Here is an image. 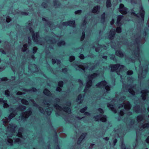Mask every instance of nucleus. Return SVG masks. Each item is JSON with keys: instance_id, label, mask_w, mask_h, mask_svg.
Instances as JSON below:
<instances>
[{"instance_id": "5fc2aeb1", "label": "nucleus", "mask_w": 149, "mask_h": 149, "mask_svg": "<svg viewBox=\"0 0 149 149\" xmlns=\"http://www.w3.org/2000/svg\"><path fill=\"white\" fill-rule=\"evenodd\" d=\"M114 22V20L113 19H112L111 21L110 22V24L111 25H113V24Z\"/></svg>"}, {"instance_id": "9b49d317", "label": "nucleus", "mask_w": 149, "mask_h": 149, "mask_svg": "<svg viewBox=\"0 0 149 149\" xmlns=\"http://www.w3.org/2000/svg\"><path fill=\"white\" fill-rule=\"evenodd\" d=\"M31 110H29L27 111H26L24 114H23L22 117L25 118H27L31 115Z\"/></svg>"}, {"instance_id": "393cba45", "label": "nucleus", "mask_w": 149, "mask_h": 149, "mask_svg": "<svg viewBox=\"0 0 149 149\" xmlns=\"http://www.w3.org/2000/svg\"><path fill=\"white\" fill-rule=\"evenodd\" d=\"M82 98V95L81 94L79 95L77 97V102H79V103H81V101Z\"/></svg>"}, {"instance_id": "cd10ccee", "label": "nucleus", "mask_w": 149, "mask_h": 149, "mask_svg": "<svg viewBox=\"0 0 149 149\" xmlns=\"http://www.w3.org/2000/svg\"><path fill=\"white\" fill-rule=\"evenodd\" d=\"M26 109V107L24 106H20L19 108V109L21 111L24 110Z\"/></svg>"}, {"instance_id": "e2e57ef3", "label": "nucleus", "mask_w": 149, "mask_h": 149, "mask_svg": "<svg viewBox=\"0 0 149 149\" xmlns=\"http://www.w3.org/2000/svg\"><path fill=\"white\" fill-rule=\"evenodd\" d=\"M23 14L24 15H28V13H27L24 12L23 13Z\"/></svg>"}, {"instance_id": "6e6d98bb", "label": "nucleus", "mask_w": 149, "mask_h": 149, "mask_svg": "<svg viewBox=\"0 0 149 149\" xmlns=\"http://www.w3.org/2000/svg\"><path fill=\"white\" fill-rule=\"evenodd\" d=\"M146 141L147 143H149V136L146 139Z\"/></svg>"}, {"instance_id": "7c9ffc66", "label": "nucleus", "mask_w": 149, "mask_h": 149, "mask_svg": "<svg viewBox=\"0 0 149 149\" xmlns=\"http://www.w3.org/2000/svg\"><path fill=\"white\" fill-rule=\"evenodd\" d=\"M65 44V42L64 41H61L58 43V45L59 46L62 45H64Z\"/></svg>"}, {"instance_id": "412c9836", "label": "nucleus", "mask_w": 149, "mask_h": 149, "mask_svg": "<svg viewBox=\"0 0 149 149\" xmlns=\"http://www.w3.org/2000/svg\"><path fill=\"white\" fill-rule=\"evenodd\" d=\"M42 20L44 21H45L46 23L49 25V27H50V25H51L50 22L48 21L47 18L43 17L42 18Z\"/></svg>"}, {"instance_id": "c03bdc74", "label": "nucleus", "mask_w": 149, "mask_h": 149, "mask_svg": "<svg viewBox=\"0 0 149 149\" xmlns=\"http://www.w3.org/2000/svg\"><path fill=\"white\" fill-rule=\"evenodd\" d=\"M121 147L122 149H128L126 148L125 145L123 143L122 144Z\"/></svg>"}, {"instance_id": "de8ad7c7", "label": "nucleus", "mask_w": 149, "mask_h": 149, "mask_svg": "<svg viewBox=\"0 0 149 149\" xmlns=\"http://www.w3.org/2000/svg\"><path fill=\"white\" fill-rule=\"evenodd\" d=\"M98 111H99L100 113H104L103 110H102V109L99 108L98 109Z\"/></svg>"}, {"instance_id": "a878e982", "label": "nucleus", "mask_w": 149, "mask_h": 149, "mask_svg": "<svg viewBox=\"0 0 149 149\" xmlns=\"http://www.w3.org/2000/svg\"><path fill=\"white\" fill-rule=\"evenodd\" d=\"M16 114L15 113V112H14L13 113L10 114L8 116V118L11 119L12 118L15 117L16 115Z\"/></svg>"}, {"instance_id": "09e8293b", "label": "nucleus", "mask_w": 149, "mask_h": 149, "mask_svg": "<svg viewBox=\"0 0 149 149\" xmlns=\"http://www.w3.org/2000/svg\"><path fill=\"white\" fill-rule=\"evenodd\" d=\"M39 109L40 112H41V113H42L43 114L45 113L44 111L43 110L42 108H39Z\"/></svg>"}, {"instance_id": "dca6fc26", "label": "nucleus", "mask_w": 149, "mask_h": 149, "mask_svg": "<svg viewBox=\"0 0 149 149\" xmlns=\"http://www.w3.org/2000/svg\"><path fill=\"white\" fill-rule=\"evenodd\" d=\"M116 55L120 57H122L123 56V53L120 50L116 51Z\"/></svg>"}, {"instance_id": "774afa93", "label": "nucleus", "mask_w": 149, "mask_h": 149, "mask_svg": "<svg viewBox=\"0 0 149 149\" xmlns=\"http://www.w3.org/2000/svg\"><path fill=\"white\" fill-rule=\"evenodd\" d=\"M95 50L96 52H98L99 51V50L97 48H95Z\"/></svg>"}, {"instance_id": "13d9d810", "label": "nucleus", "mask_w": 149, "mask_h": 149, "mask_svg": "<svg viewBox=\"0 0 149 149\" xmlns=\"http://www.w3.org/2000/svg\"><path fill=\"white\" fill-rule=\"evenodd\" d=\"M117 141V140L116 139H115L113 141V143L114 145H115V144L116 143Z\"/></svg>"}, {"instance_id": "3c124183", "label": "nucleus", "mask_w": 149, "mask_h": 149, "mask_svg": "<svg viewBox=\"0 0 149 149\" xmlns=\"http://www.w3.org/2000/svg\"><path fill=\"white\" fill-rule=\"evenodd\" d=\"M79 57L81 59H84V56L83 54H81L80 55Z\"/></svg>"}, {"instance_id": "49530a36", "label": "nucleus", "mask_w": 149, "mask_h": 149, "mask_svg": "<svg viewBox=\"0 0 149 149\" xmlns=\"http://www.w3.org/2000/svg\"><path fill=\"white\" fill-rule=\"evenodd\" d=\"M133 71L132 70H129V71H128L127 72V74H128V75H131V74H133Z\"/></svg>"}, {"instance_id": "4468645a", "label": "nucleus", "mask_w": 149, "mask_h": 149, "mask_svg": "<svg viewBox=\"0 0 149 149\" xmlns=\"http://www.w3.org/2000/svg\"><path fill=\"white\" fill-rule=\"evenodd\" d=\"M100 8V7L99 6H95V7H94L93 8L92 11V12L93 13H96Z\"/></svg>"}, {"instance_id": "338daca9", "label": "nucleus", "mask_w": 149, "mask_h": 149, "mask_svg": "<svg viewBox=\"0 0 149 149\" xmlns=\"http://www.w3.org/2000/svg\"><path fill=\"white\" fill-rule=\"evenodd\" d=\"M85 114L86 115H89V113L87 112H86Z\"/></svg>"}, {"instance_id": "bf43d9fd", "label": "nucleus", "mask_w": 149, "mask_h": 149, "mask_svg": "<svg viewBox=\"0 0 149 149\" xmlns=\"http://www.w3.org/2000/svg\"><path fill=\"white\" fill-rule=\"evenodd\" d=\"M2 80L3 81H7V79L6 77H4L2 78Z\"/></svg>"}, {"instance_id": "1a4fd4ad", "label": "nucleus", "mask_w": 149, "mask_h": 149, "mask_svg": "<svg viewBox=\"0 0 149 149\" xmlns=\"http://www.w3.org/2000/svg\"><path fill=\"white\" fill-rule=\"evenodd\" d=\"M124 16L122 15H119L118 16L116 22L118 26H120L122 25L123 23L122 20Z\"/></svg>"}, {"instance_id": "603ef678", "label": "nucleus", "mask_w": 149, "mask_h": 149, "mask_svg": "<svg viewBox=\"0 0 149 149\" xmlns=\"http://www.w3.org/2000/svg\"><path fill=\"white\" fill-rule=\"evenodd\" d=\"M28 25L29 26H31L32 25V22L30 21L28 22Z\"/></svg>"}, {"instance_id": "5701e85b", "label": "nucleus", "mask_w": 149, "mask_h": 149, "mask_svg": "<svg viewBox=\"0 0 149 149\" xmlns=\"http://www.w3.org/2000/svg\"><path fill=\"white\" fill-rule=\"evenodd\" d=\"M105 13H104L101 15V22H104L105 21Z\"/></svg>"}, {"instance_id": "423d86ee", "label": "nucleus", "mask_w": 149, "mask_h": 149, "mask_svg": "<svg viewBox=\"0 0 149 149\" xmlns=\"http://www.w3.org/2000/svg\"><path fill=\"white\" fill-rule=\"evenodd\" d=\"M118 10L120 13L123 15H125L127 13V8L125 7L124 5L122 3L120 4Z\"/></svg>"}, {"instance_id": "ddd939ff", "label": "nucleus", "mask_w": 149, "mask_h": 149, "mask_svg": "<svg viewBox=\"0 0 149 149\" xmlns=\"http://www.w3.org/2000/svg\"><path fill=\"white\" fill-rule=\"evenodd\" d=\"M86 135V133L82 134L80 137L78 139V144L80 143L81 141L83 139L85 138V136Z\"/></svg>"}, {"instance_id": "9d476101", "label": "nucleus", "mask_w": 149, "mask_h": 149, "mask_svg": "<svg viewBox=\"0 0 149 149\" xmlns=\"http://www.w3.org/2000/svg\"><path fill=\"white\" fill-rule=\"evenodd\" d=\"M148 91L146 90H142L141 91V93L142 94L141 95V97L143 100H146V96L148 93Z\"/></svg>"}, {"instance_id": "c756f323", "label": "nucleus", "mask_w": 149, "mask_h": 149, "mask_svg": "<svg viewBox=\"0 0 149 149\" xmlns=\"http://www.w3.org/2000/svg\"><path fill=\"white\" fill-rule=\"evenodd\" d=\"M129 91L131 94L133 95H135V92L133 91V89L131 88H130L129 89Z\"/></svg>"}, {"instance_id": "f257e3e1", "label": "nucleus", "mask_w": 149, "mask_h": 149, "mask_svg": "<svg viewBox=\"0 0 149 149\" xmlns=\"http://www.w3.org/2000/svg\"><path fill=\"white\" fill-rule=\"evenodd\" d=\"M123 102L122 104L118 105L117 106L115 105H112L108 104L107 105L108 107L114 113H116L117 111L115 109V107H117L118 108L124 107L125 110H129L131 107L130 103L128 101H126L125 102L123 101H121Z\"/></svg>"}, {"instance_id": "a18cd8bd", "label": "nucleus", "mask_w": 149, "mask_h": 149, "mask_svg": "<svg viewBox=\"0 0 149 149\" xmlns=\"http://www.w3.org/2000/svg\"><path fill=\"white\" fill-rule=\"evenodd\" d=\"M124 112L122 110H121L120 111L119 114L121 116H123L124 114Z\"/></svg>"}, {"instance_id": "58836bf2", "label": "nucleus", "mask_w": 149, "mask_h": 149, "mask_svg": "<svg viewBox=\"0 0 149 149\" xmlns=\"http://www.w3.org/2000/svg\"><path fill=\"white\" fill-rule=\"evenodd\" d=\"M87 109V107H85L84 108L81 109L80 111L81 112L83 113Z\"/></svg>"}, {"instance_id": "4c0bfd02", "label": "nucleus", "mask_w": 149, "mask_h": 149, "mask_svg": "<svg viewBox=\"0 0 149 149\" xmlns=\"http://www.w3.org/2000/svg\"><path fill=\"white\" fill-rule=\"evenodd\" d=\"M63 82L62 81H60L58 82V85L60 87H61L63 86Z\"/></svg>"}, {"instance_id": "0e129e2a", "label": "nucleus", "mask_w": 149, "mask_h": 149, "mask_svg": "<svg viewBox=\"0 0 149 149\" xmlns=\"http://www.w3.org/2000/svg\"><path fill=\"white\" fill-rule=\"evenodd\" d=\"M17 135L19 137H22V135L21 134H17Z\"/></svg>"}, {"instance_id": "f03ea898", "label": "nucleus", "mask_w": 149, "mask_h": 149, "mask_svg": "<svg viewBox=\"0 0 149 149\" xmlns=\"http://www.w3.org/2000/svg\"><path fill=\"white\" fill-rule=\"evenodd\" d=\"M110 67L111 68L112 71H116L118 75L119 74L118 73L120 72L123 71L125 68L124 65H120L119 64L111 65H110Z\"/></svg>"}, {"instance_id": "0eeeda50", "label": "nucleus", "mask_w": 149, "mask_h": 149, "mask_svg": "<svg viewBox=\"0 0 149 149\" xmlns=\"http://www.w3.org/2000/svg\"><path fill=\"white\" fill-rule=\"evenodd\" d=\"M29 29V31L32 34V38L33 41L36 42H38L39 38V32H37L35 33H34L33 31L32 32L33 29Z\"/></svg>"}, {"instance_id": "864d4df0", "label": "nucleus", "mask_w": 149, "mask_h": 149, "mask_svg": "<svg viewBox=\"0 0 149 149\" xmlns=\"http://www.w3.org/2000/svg\"><path fill=\"white\" fill-rule=\"evenodd\" d=\"M116 31L118 32H120L121 31V29H116Z\"/></svg>"}, {"instance_id": "c85d7f7f", "label": "nucleus", "mask_w": 149, "mask_h": 149, "mask_svg": "<svg viewBox=\"0 0 149 149\" xmlns=\"http://www.w3.org/2000/svg\"><path fill=\"white\" fill-rule=\"evenodd\" d=\"M22 103L24 104H28V102L25 99H23L21 100Z\"/></svg>"}, {"instance_id": "4be33fe9", "label": "nucleus", "mask_w": 149, "mask_h": 149, "mask_svg": "<svg viewBox=\"0 0 149 149\" xmlns=\"http://www.w3.org/2000/svg\"><path fill=\"white\" fill-rule=\"evenodd\" d=\"M106 7L107 8L110 7L111 6V0H107L106 2Z\"/></svg>"}, {"instance_id": "69168bd1", "label": "nucleus", "mask_w": 149, "mask_h": 149, "mask_svg": "<svg viewBox=\"0 0 149 149\" xmlns=\"http://www.w3.org/2000/svg\"><path fill=\"white\" fill-rule=\"evenodd\" d=\"M104 139L106 141L108 140L109 139V138L107 137H106L104 138Z\"/></svg>"}, {"instance_id": "f8f14e48", "label": "nucleus", "mask_w": 149, "mask_h": 149, "mask_svg": "<svg viewBox=\"0 0 149 149\" xmlns=\"http://www.w3.org/2000/svg\"><path fill=\"white\" fill-rule=\"evenodd\" d=\"M7 102L6 100H3V99L0 98V103H2L3 104L4 108H7L9 107V105L7 103Z\"/></svg>"}, {"instance_id": "2eb2a0df", "label": "nucleus", "mask_w": 149, "mask_h": 149, "mask_svg": "<svg viewBox=\"0 0 149 149\" xmlns=\"http://www.w3.org/2000/svg\"><path fill=\"white\" fill-rule=\"evenodd\" d=\"M115 34V32L112 30H111L110 32V34L109 36V38L111 39L113 38Z\"/></svg>"}, {"instance_id": "2f4dec72", "label": "nucleus", "mask_w": 149, "mask_h": 149, "mask_svg": "<svg viewBox=\"0 0 149 149\" xmlns=\"http://www.w3.org/2000/svg\"><path fill=\"white\" fill-rule=\"evenodd\" d=\"M27 45V44H24L23 45V48L22 49V51L23 52H25L26 50Z\"/></svg>"}, {"instance_id": "72a5a7b5", "label": "nucleus", "mask_w": 149, "mask_h": 149, "mask_svg": "<svg viewBox=\"0 0 149 149\" xmlns=\"http://www.w3.org/2000/svg\"><path fill=\"white\" fill-rule=\"evenodd\" d=\"M8 142L10 144V145H13V141L11 139L8 138Z\"/></svg>"}, {"instance_id": "f3484780", "label": "nucleus", "mask_w": 149, "mask_h": 149, "mask_svg": "<svg viewBox=\"0 0 149 149\" xmlns=\"http://www.w3.org/2000/svg\"><path fill=\"white\" fill-rule=\"evenodd\" d=\"M143 117L142 115H139L138 116L137 118V120L138 123L141 122V121L143 122Z\"/></svg>"}, {"instance_id": "a19ab883", "label": "nucleus", "mask_w": 149, "mask_h": 149, "mask_svg": "<svg viewBox=\"0 0 149 149\" xmlns=\"http://www.w3.org/2000/svg\"><path fill=\"white\" fill-rule=\"evenodd\" d=\"M5 93L6 95L8 96L9 95V91L8 90H6L5 91Z\"/></svg>"}, {"instance_id": "6e6552de", "label": "nucleus", "mask_w": 149, "mask_h": 149, "mask_svg": "<svg viewBox=\"0 0 149 149\" xmlns=\"http://www.w3.org/2000/svg\"><path fill=\"white\" fill-rule=\"evenodd\" d=\"M95 120L96 121H101L103 122H105L106 120V116L102 114H100L95 117Z\"/></svg>"}, {"instance_id": "680f3d73", "label": "nucleus", "mask_w": 149, "mask_h": 149, "mask_svg": "<svg viewBox=\"0 0 149 149\" xmlns=\"http://www.w3.org/2000/svg\"><path fill=\"white\" fill-rule=\"evenodd\" d=\"M125 99V97H123L120 98V100H124Z\"/></svg>"}, {"instance_id": "8fccbe9b", "label": "nucleus", "mask_w": 149, "mask_h": 149, "mask_svg": "<svg viewBox=\"0 0 149 149\" xmlns=\"http://www.w3.org/2000/svg\"><path fill=\"white\" fill-rule=\"evenodd\" d=\"M56 91H57L60 92L61 91V89L60 87H57L56 88Z\"/></svg>"}, {"instance_id": "aec40b11", "label": "nucleus", "mask_w": 149, "mask_h": 149, "mask_svg": "<svg viewBox=\"0 0 149 149\" xmlns=\"http://www.w3.org/2000/svg\"><path fill=\"white\" fill-rule=\"evenodd\" d=\"M69 26H72L73 27H75V22L74 21H69Z\"/></svg>"}, {"instance_id": "e433bc0d", "label": "nucleus", "mask_w": 149, "mask_h": 149, "mask_svg": "<svg viewBox=\"0 0 149 149\" xmlns=\"http://www.w3.org/2000/svg\"><path fill=\"white\" fill-rule=\"evenodd\" d=\"M75 59V57L73 56H71L70 57L69 60L70 61L72 62Z\"/></svg>"}, {"instance_id": "ea45409f", "label": "nucleus", "mask_w": 149, "mask_h": 149, "mask_svg": "<svg viewBox=\"0 0 149 149\" xmlns=\"http://www.w3.org/2000/svg\"><path fill=\"white\" fill-rule=\"evenodd\" d=\"M62 25L64 26H69V21L63 22Z\"/></svg>"}, {"instance_id": "052dcab7", "label": "nucleus", "mask_w": 149, "mask_h": 149, "mask_svg": "<svg viewBox=\"0 0 149 149\" xmlns=\"http://www.w3.org/2000/svg\"><path fill=\"white\" fill-rule=\"evenodd\" d=\"M8 122V120H6L5 121H3V123L4 124H5L6 123H7Z\"/></svg>"}, {"instance_id": "39448f33", "label": "nucleus", "mask_w": 149, "mask_h": 149, "mask_svg": "<svg viewBox=\"0 0 149 149\" xmlns=\"http://www.w3.org/2000/svg\"><path fill=\"white\" fill-rule=\"evenodd\" d=\"M54 107L58 111H61L63 110L68 113H70L71 112V109L69 107L62 108L57 104H54Z\"/></svg>"}, {"instance_id": "bb28decb", "label": "nucleus", "mask_w": 149, "mask_h": 149, "mask_svg": "<svg viewBox=\"0 0 149 149\" xmlns=\"http://www.w3.org/2000/svg\"><path fill=\"white\" fill-rule=\"evenodd\" d=\"M52 62L53 64H54L57 62V64H60V61L59 60H55V59H53L52 60Z\"/></svg>"}, {"instance_id": "a211bd4d", "label": "nucleus", "mask_w": 149, "mask_h": 149, "mask_svg": "<svg viewBox=\"0 0 149 149\" xmlns=\"http://www.w3.org/2000/svg\"><path fill=\"white\" fill-rule=\"evenodd\" d=\"M52 108H48L46 109L45 111L46 113L48 115H50L52 111Z\"/></svg>"}, {"instance_id": "f704fd0d", "label": "nucleus", "mask_w": 149, "mask_h": 149, "mask_svg": "<svg viewBox=\"0 0 149 149\" xmlns=\"http://www.w3.org/2000/svg\"><path fill=\"white\" fill-rule=\"evenodd\" d=\"M11 20V19L10 17L9 16H8L6 17V22L8 23L10 22Z\"/></svg>"}, {"instance_id": "37998d69", "label": "nucleus", "mask_w": 149, "mask_h": 149, "mask_svg": "<svg viewBox=\"0 0 149 149\" xmlns=\"http://www.w3.org/2000/svg\"><path fill=\"white\" fill-rule=\"evenodd\" d=\"M37 48L36 47H34L33 48V52L34 53H35L36 52Z\"/></svg>"}, {"instance_id": "c9c22d12", "label": "nucleus", "mask_w": 149, "mask_h": 149, "mask_svg": "<svg viewBox=\"0 0 149 149\" xmlns=\"http://www.w3.org/2000/svg\"><path fill=\"white\" fill-rule=\"evenodd\" d=\"M85 36V33L84 32H83L82 33V36L81 38V41L83 40L84 39Z\"/></svg>"}, {"instance_id": "473e14b6", "label": "nucleus", "mask_w": 149, "mask_h": 149, "mask_svg": "<svg viewBox=\"0 0 149 149\" xmlns=\"http://www.w3.org/2000/svg\"><path fill=\"white\" fill-rule=\"evenodd\" d=\"M82 12L81 10H79L75 12L74 13L76 15H80Z\"/></svg>"}, {"instance_id": "20e7f679", "label": "nucleus", "mask_w": 149, "mask_h": 149, "mask_svg": "<svg viewBox=\"0 0 149 149\" xmlns=\"http://www.w3.org/2000/svg\"><path fill=\"white\" fill-rule=\"evenodd\" d=\"M96 86L97 87L101 88H105L107 91L110 90V86L107 85V82L105 81H102L97 84Z\"/></svg>"}, {"instance_id": "b1692460", "label": "nucleus", "mask_w": 149, "mask_h": 149, "mask_svg": "<svg viewBox=\"0 0 149 149\" xmlns=\"http://www.w3.org/2000/svg\"><path fill=\"white\" fill-rule=\"evenodd\" d=\"M149 127V123H147L144 124L142 125V127L141 128L143 129L148 128Z\"/></svg>"}, {"instance_id": "4d7b16f0", "label": "nucleus", "mask_w": 149, "mask_h": 149, "mask_svg": "<svg viewBox=\"0 0 149 149\" xmlns=\"http://www.w3.org/2000/svg\"><path fill=\"white\" fill-rule=\"evenodd\" d=\"M22 94V93L21 92H18L17 93V95H20Z\"/></svg>"}, {"instance_id": "7ed1b4c3", "label": "nucleus", "mask_w": 149, "mask_h": 149, "mask_svg": "<svg viewBox=\"0 0 149 149\" xmlns=\"http://www.w3.org/2000/svg\"><path fill=\"white\" fill-rule=\"evenodd\" d=\"M97 74L95 73L91 75L90 77H89V80L87 82L86 85L85 89L84 90L85 93L86 92V90L87 88L90 87L92 84V79L97 77Z\"/></svg>"}, {"instance_id": "6ab92c4d", "label": "nucleus", "mask_w": 149, "mask_h": 149, "mask_svg": "<svg viewBox=\"0 0 149 149\" xmlns=\"http://www.w3.org/2000/svg\"><path fill=\"white\" fill-rule=\"evenodd\" d=\"M44 93L48 96H51V94L50 91L47 89H45L43 91Z\"/></svg>"}, {"instance_id": "79ce46f5", "label": "nucleus", "mask_w": 149, "mask_h": 149, "mask_svg": "<svg viewBox=\"0 0 149 149\" xmlns=\"http://www.w3.org/2000/svg\"><path fill=\"white\" fill-rule=\"evenodd\" d=\"M87 23L86 19V18L84 19L82 22V25L84 26Z\"/></svg>"}]
</instances>
